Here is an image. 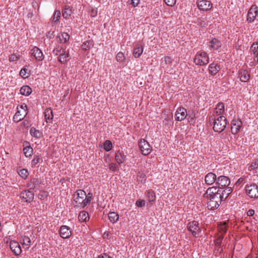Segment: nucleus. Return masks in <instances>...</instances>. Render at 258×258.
<instances>
[{"mask_svg":"<svg viewBox=\"0 0 258 258\" xmlns=\"http://www.w3.org/2000/svg\"><path fill=\"white\" fill-rule=\"evenodd\" d=\"M197 7L202 11H208L212 9V4L208 0H201L197 2Z\"/></svg>","mask_w":258,"mask_h":258,"instance_id":"nucleus-14","label":"nucleus"},{"mask_svg":"<svg viewBox=\"0 0 258 258\" xmlns=\"http://www.w3.org/2000/svg\"><path fill=\"white\" fill-rule=\"evenodd\" d=\"M227 223L226 222H221L218 225V234L216 240V244L220 245L222 242V240L224 238L225 234L227 232Z\"/></svg>","mask_w":258,"mask_h":258,"instance_id":"nucleus-4","label":"nucleus"},{"mask_svg":"<svg viewBox=\"0 0 258 258\" xmlns=\"http://www.w3.org/2000/svg\"><path fill=\"white\" fill-rule=\"evenodd\" d=\"M59 234L63 238H69L72 234V232L70 228L66 226H61L59 229Z\"/></svg>","mask_w":258,"mask_h":258,"instance_id":"nucleus-20","label":"nucleus"},{"mask_svg":"<svg viewBox=\"0 0 258 258\" xmlns=\"http://www.w3.org/2000/svg\"><path fill=\"white\" fill-rule=\"evenodd\" d=\"M246 258H257L256 256H251V255H248V256L246 257Z\"/></svg>","mask_w":258,"mask_h":258,"instance_id":"nucleus-64","label":"nucleus"},{"mask_svg":"<svg viewBox=\"0 0 258 258\" xmlns=\"http://www.w3.org/2000/svg\"><path fill=\"white\" fill-rule=\"evenodd\" d=\"M10 248L16 255L21 253L22 249L19 243L16 241H11L10 243Z\"/></svg>","mask_w":258,"mask_h":258,"instance_id":"nucleus-19","label":"nucleus"},{"mask_svg":"<svg viewBox=\"0 0 258 258\" xmlns=\"http://www.w3.org/2000/svg\"><path fill=\"white\" fill-rule=\"evenodd\" d=\"M23 151L26 157H29L33 153V149L30 146H27L23 149Z\"/></svg>","mask_w":258,"mask_h":258,"instance_id":"nucleus-42","label":"nucleus"},{"mask_svg":"<svg viewBox=\"0 0 258 258\" xmlns=\"http://www.w3.org/2000/svg\"><path fill=\"white\" fill-rule=\"evenodd\" d=\"M258 167V160H255L252 161L250 165L248 167V170L250 171L254 170Z\"/></svg>","mask_w":258,"mask_h":258,"instance_id":"nucleus-48","label":"nucleus"},{"mask_svg":"<svg viewBox=\"0 0 258 258\" xmlns=\"http://www.w3.org/2000/svg\"><path fill=\"white\" fill-rule=\"evenodd\" d=\"M116 59L118 62H123L125 60L124 54L121 52H118L116 55Z\"/></svg>","mask_w":258,"mask_h":258,"instance_id":"nucleus-47","label":"nucleus"},{"mask_svg":"<svg viewBox=\"0 0 258 258\" xmlns=\"http://www.w3.org/2000/svg\"><path fill=\"white\" fill-rule=\"evenodd\" d=\"M20 92L23 95L28 96L31 93L32 89L29 86L25 85L21 87Z\"/></svg>","mask_w":258,"mask_h":258,"instance_id":"nucleus-31","label":"nucleus"},{"mask_svg":"<svg viewBox=\"0 0 258 258\" xmlns=\"http://www.w3.org/2000/svg\"><path fill=\"white\" fill-rule=\"evenodd\" d=\"M194 62L197 65H206L209 62V56L205 52H198L195 57Z\"/></svg>","mask_w":258,"mask_h":258,"instance_id":"nucleus-5","label":"nucleus"},{"mask_svg":"<svg viewBox=\"0 0 258 258\" xmlns=\"http://www.w3.org/2000/svg\"><path fill=\"white\" fill-rule=\"evenodd\" d=\"M27 105L25 103L17 107V111L14 116L13 120L15 122H18L26 116L27 114Z\"/></svg>","mask_w":258,"mask_h":258,"instance_id":"nucleus-3","label":"nucleus"},{"mask_svg":"<svg viewBox=\"0 0 258 258\" xmlns=\"http://www.w3.org/2000/svg\"><path fill=\"white\" fill-rule=\"evenodd\" d=\"M92 194L91 192H89L88 195H86V203L87 205H88L92 200Z\"/></svg>","mask_w":258,"mask_h":258,"instance_id":"nucleus-52","label":"nucleus"},{"mask_svg":"<svg viewBox=\"0 0 258 258\" xmlns=\"http://www.w3.org/2000/svg\"><path fill=\"white\" fill-rule=\"evenodd\" d=\"M31 54L38 61H42L44 56L42 51L37 47H34L31 51Z\"/></svg>","mask_w":258,"mask_h":258,"instance_id":"nucleus-18","label":"nucleus"},{"mask_svg":"<svg viewBox=\"0 0 258 258\" xmlns=\"http://www.w3.org/2000/svg\"><path fill=\"white\" fill-rule=\"evenodd\" d=\"M20 57V55L18 53H13L9 57V60L10 61H15L18 60Z\"/></svg>","mask_w":258,"mask_h":258,"instance_id":"nucleus-49","label":"nucleus"},{"mask_svg":"<svg viewBox=\"0 0 258 258\" xmlns=\"http://www.w3.org/2000/svg\"><path fill=\"white\" fill-rule=\"evenodd\" d=\"M245 190L247 195L251 198H258V186L255 184L246 185Z\"/></svg>","mask_w":258,"mask_h":258,"instance_id":"nucleus-9","label":"nucleus"},{"mask_svg":"<svg viewBox=\"0 0 258 258\" xmlns=\"http://www.w3.org/2000/svg\"><path fill=\"white\" fill-rule=\"evenodd\" d=\"M254 211L252 209L249 210L247 212V215L248 216H252L254 215Z\"/></svg>","mask_w":258,"mask_h":258,"instance_id":"nucleus-59","label":"nucleus"},{"mask_svg":"<svg viewBox=\"0 0 258 258\" xmlns=\"http://www.w3.org/2000/svg\"><path fill=\"white\" fill-rule=\"evenodd\" d=\"M210 46L212 48L215 50H217L221 47L222 43L216 38H213L210 41Z\"/></svg>","mask_w":258,"mask_h":258,"instance_id":"nucleus-26","label":"nucleus"},{"mask_svg":"<svg viewBox=\"0 0 258 258\" xmlns=\"http://www.w3.org/2000/svg\"><path fill=\"white\" fill-rule=\"evenodd\" d=\"M230 181L229 178L225 176H220L218 177L216 181V184L218 185L219 188H223L228 186Z\"/></svg>","mask_w":258,"mask_h":258,"instance_id":"nucleus-12","label":"nucleus"},{"mask_svg":"<svg viewBox=\"0 0 258 258\" xmlns=\"http://www.w3.org/2000/svg\"><path fill=\"white\" fill-rule=\"evenodd\" d=\"M97 9H92L91 12H90V16L92 17H95L97 15Z\"/></svg>","mask_w":258,"mask_h":258,"instance_id":"nucleus-56","label":"nucleus"},{"mask_svg":"<svg viewBox=\"0 0 258 258\" xmlns=\"http://www.w3.org/2000/svg\"><path fill=\"white\" fill-rule=\"evenodd\" d=\"M165 3L169 7H173L175 5L176 0H164Z\"/></svg>","mask_w":258,"mask_h":258,"instance_id":"nucleus-51","label":"nucleus"},{"mask_svg":"<svg viewBox=\"0 0 258 258\" xmlns=\"http://www.w3.org/2000/svg\"><path fill=\"white\" fill-rule=\"evenodd\" d=\"M187 116H188L187 118L189 122H195V114L194 113H192L191 114H188Z\"/></svg>","mask_w":258,"mask_h":258,"instance_id":"nucleus-54","label":"nucleus"},{"mask_svg":"<svg viewBox=\"0 0 258 258\" xmlns=\"http://www.w3.org/2000/svg\"><path fill=\"white\" fill-rule=\"evenodd\" d=\"M46 122H51L53 117L52 110L50 109H46L44 112Z\"/></svg>","mask_w":258,"mask_h":258,"instance_id":"nucleus-32","label":"nucleus"},{"mask_svg":"<svg viewBox=\"0 0 258 258\" xmlns=\"http://www.w3.org/2000/svg\"><path fill=\"white\" fill-rule=\"evenodd\" d=\"M20 198L24 202L30 203L33 199L34 194L30 190H25L20 194Z\"/></svg>","mask_w":258,"mask_h":258,"instance_id":"nucleus-17","label":"nucleus"},{"mask_svg":"<svg viewBox=\"0 0 258 258\" xmlns=\"http://www.w3.org/2000/svg\"><path fill=\"white\" fill-rule=\"evenodd\" d=\"M30 73V70L28 68L25 67L21 70L19 74L23 78H27L29 76Z\"/></svg>","mask_w":258,"mask_h":258,"instance_id":"nucleus-38","label":"nucleus"},{"mask_svg":"<svg viewBox=\"0 0 258 258\" xmlns=\"http://www.w3.org/2000/svg\"><path fill=\"white\" fill-rule=\"evenodd\" d=\"M18 174L23 178L25 179L29 175L28 170L26 169H23L18 171Z\"/></svg>","mask_w":258,"mask_h":258,"instance_id":"nucleus-46","label":"nucleus"},{"mask_svg":"<svg viewBox=\"0 0 258 258\" xmlns=\"http://www.w3.org/2000/svg\"><path fill=\"white\" fill-rule=\"evenodd\" d=\"M257 15V7L256 5H252L247 14V21L248 22H253Z\"/></svg>","mask_w":258,"mask_h":258,"instance_id":"nucleus-15","label":"nucleus"},{"mask_svg":"<svg viewBox=\"0 0 258 258\" xmlns=\"http://www.w3.org/2000/svg\"><path fill=\"white\" fill-rule=\"evenodd\" d=\"M217 176L215 174L212 172H209L207 174L205 177V183L207 185H212L217 181Z\"/></svg>","mask_w":258,"mask_h":258,"instance_id":"nucleus-21","label":"nucleus"},{"mask_svg":"<svg viewBox=\"0 0 258 258\" xmlns=\"http://www.w3.org/2000/svg\"><path fill=\"white\" fill-rule=\"evenodd\" d=\"M255 57L254 58V61L256 62V63H258V54L255 55Z\"/></svg>","mask_w":258,"mask_h":258,"instance_id":"nucleus-62","label":"nucleus"},{"mask_svg":"<svg viewBox=\"0 0 258 258\" xmlns=\"http://www.w3.org/2000/svg\"><path fill=\"white\" fill-rule=\"evenodd\" d=\"M112 148V145L111 141L106 140L104 143V149L106 151H109Z\"/></svg>","mask_w":258,"mask_h":258,"instance_id":"nucleus-45","label":"nucleus"},{"mask_svg":"<svg viewBox=\"0 0 258 258\" xmlns=\"http://www.w3.org/2000/svg\"><path fill=\"white\" fill-rule=\"evenodd\" d=\"M188 115L186 110L183 107H179L175 114V119L177 121L183 120Z\"/></svg>","mask_w":258,"mask_h":258,"instance_id":"nucleus-13","label":"nucleus"},{"mask_svg":"<svg viewBox=\"0 0 258 258\" xmlns=\"http://www.w3.org/2000/svg\"><path fill=\"white\" fill-rule=\"evenodd\" d=\"M164 61L166 64L170 65L172 59V58L170 56H165L164 58Z\"/></svg>","mask_w":258,"mask_h":258,"instance_id":"nucleus-55","label":"nucleus"},{"mask_svg":"<svg viewBox=\"0 0 258 258\" xmlns=\"http://www.w3.org/2000/svg\"><path fill=\"white\" fill-rule=\"evenodd\" d=\"M139 146L141 153L144 155H147L151 152V147L149 143L145 139L140 140Z\"/></svg>","mask_w":258,"mask_h":258,"instance_id":"nucleus-8","label":"nucleus"},{"mask_svg":"<svg viewBox=\"0 0 258 258\" xmlns=\"http://www.w3.org/2000/svg\"><path fill=\"white\" fill-rule=\"evenodd\" d=\"M220 69V66L214 62L211 63L209 66V72L212 75H215Z\"/></svg>","mask_w":258,"mask_h":258,"instance_id":"nucleus-23","label":"nucleus"},{"mask_svg":"<svg viewBox=\"0 0 258 258\" xmlns=\"http://www.w3.org/2000/svg\"><path fill=\"white\" fill-rule=\"evenodd\" d=\"M137 180L142 183L144 182L146 180L145 175L143 173H140L138 175Z\"/></svg>","mask_w":258,"mask_h":258,"instance_id":"nucleus-50","label":"nucleus"},{"mask_svg":"<svg viewBox=\"0 0 258 258\" xmlns=\"http://www.w3.org/2000/svg\"><path fill=\"white\" fill-rule=\"evenodd\" d=\"M143 51V46L140 44H137L133 50V55L136 58H138L141 55Z\"/></svg>","mask_w":258,"mask_h":258,"instance_id":"nucleus-24","label":"nucleus"},{"mask_svg":"<svg viewBox=\"0 0 258 258\" xmlns=\"http://www.w3.org/2000/svg\"><path fill=\"white\" fill-rule=\"evenodd\" d=\"M23 240V246L26 249H28L30 247L31 243V241L30 238L27 236H23L22 237Z\"/></svg>","mask_w":258,"mask_h":258,"instance_id":"nucleus-30","label":"nucleus"},{"mask_svg":"<svg viewBox=\"0 0 258 258\" xmlns=\"http://www.w3.org/2000/svg\"><path fill=\"white\" fill-rule=\"evenodd\" d=\"M57 38L61 43H66L69 40L70 35L67 33L63 32L57 36Z\"/></svg>","mask_w":258,"mask_h":258,"instance_id":"nucleus-36","label":"nucleus"},{"mask_svg":"<svg viewBox=\"0 0 258 258\" xmlns=\"http://www.w3.org/2000/svg\"><path fill=\"white\" fill-rule=\"evenodd\" d=\"M249 65L251 66V67H254L255 66V63L254 62H251L249 64Z\"/></svg>","mask_w":258,"mask_h":258,"instance_id":"nucleus-63","label":"nucleus"},{"mask_svg":"<svg viewBox=\"0 0 258 258\" xmlns=\"http://www.w3.org/2000/svg\"><path fill=\"white\" fill-rule=\"evenodd\" d=\"M239 77L241 82H247L250 79V75L247 71L242 70L239 72Z\"/></svg>","mask_w":258,"mask_h":258,"instance_id":"nucleus-22","label":"nucleus"},{"mask_svg":"<svg viewBox=\"0 0 258 258\" xmlns=\"http://www.w3.org/2000/svg\"><path fill=\"white\" fill-rule=\"evenodd\" d=\"M56 54L59 55L58 60L61 63L66 62L69 57V51L64 48H60L56 50Z\"/></svg>","mask_w":258,"mask_h":258,"instance_id":"nucleus-10","label":"nucleus"},{"mask_svg":"<svg viewBox=\"0 0 258 258\" xmlns=\"http://www.w3.org/2000/svg\"><path fill=\"white\" fill-rule=\"evenodd\" d=\"M243 179L242 178H240L236 182V185H240L243 182Z\"/></svg>","mask_w":258,"mask_h":258,"instance_id":"nucleus-61","label":"nucleus"},{"mask_svg":"<svg viewBox=\"0 0 258 258\" xmlns=\"http://www.w3.org/2000/svg\"><path fill=\"white\" fill-rule=\"evenodd\" d=\"M98 258H111V257L110 256H109L108 254L104 253L102 255L99 256Z\"/></svg>","mask_w":258,"mask_h":258,"instance_id":"nucleus-60","label":"nucleus"},{"mask_svg":"<svg viewBox=\"0 0 258 258\" xmlns=\"http://www.w3.org/2000/svg\"><path fill=\"white\" fill-rule=\"evenodd\" d=\"M61 13L60 11L56 10L54 11L53 17H52V22L56 23L57 22L60 18Z\"/></svg>","mask_w":258,"mask_h":258,"instance_id":"nucleus-40","label":"nucleus"},{"mask_svg":"<svg viewBox=\"0 0 258 258\" xmlns=\"http://www.w3.org/2000/svg\"><path fill=\"white\" fill-rule=\"evenodd\" d=\"M213 121V130L215 132L221 133L224 130L227 125L226 118L224 116L221 115L216 117L214 115Z\"/></svg>","mask_w":258,"mask_h":258,"instance_id":"nucleus-1","label":"nucleus"},{"mask_svg":"<svg viewBox=\"0 0 258 258\" xmlns=\"http://www.w3.org/2000/svg\"><path fill=\"white\" fill-rule=\"evenodd\" d=\"M198 24L201 26L205 27L208 25L207 18L205 16H202L198 18Z\"/></svg>","mask_w":258,"mask_h":258,"instance_id":"nucleus-37","label":"nucleus"},{"mask_svg":"<svg viewBox=\"0 0 258 258\" xmlns=\"http://www.w3.org/2000/svg\"><path fill=\"white\" fill-rule=\"evenodd\" d=\"M30 133L32 137L36 139L40 138L42 135V133L39 130H36L34 127L31 128Z\"/></svg>","mask_w":258,"mask_h":258,"instance_id":"nucleus-33","label":"nucleus"},{"mask_svg":"<svg viewBox=\"0 0 258 258\" xmlns=\"http://www.w3.org/2000/svg\"><path fill=\"white\" fill-rule=\"evenodd\" d=\"M224 105L223 103H219L216 105L215 108V113L217 115V117L222 115L224 112Z\"/></svg>","mask_w":258,"mask_h":258,"instance_id":"nucleus-25","label":"nucleus"},{"mask_svg":"<svg viewBox=\"0 0 258 258\" xmlns=\"http://www.w3.org/2000/svg\"><path fill=\"white\" fill-rule=\"evenodd\" d=\"M145 205L144 200H138L136 203V205L139 207H142Z\"/></svg>","mask_w":258,"mask_h":258,"instance_id":"nucleus-53","label":"nucleus"},{"mask_svg":"<svg viewBox=\"0 0 258 258\" xmlns=\"http://www.w3.org/2000/svg\"><path fill=\"white\" fill-rule=\"evenodd\" d=\"M71 10L69 7H66L62 11V16L64 18H68L71 15Z\"/></svg>","mask_w":258,"mask_h":258,"instance_id":"nucleus-41","label":"nucleus"},{"mask_svg":"<svg viewBox=\"0 0 258 258\" xmlns=\"http://www.w3.org/2000/svg\"><path fill=\"white\" fill-rule=\"evenodd\" d=\"M218 197L221 198L220 190L215 186H212L208 188L206 190V193L204 194V197L207 199H213Z\"/></svg>","mask_w":258,"mask_h":258,"instance_id":"nucleus-7","label":"nucleus"},{"mask_svg":"<svg viewBox=\"0 0 258 258\" xmlns=\"http://www.w3.org/2000/svg\"><path fill=\"white\" fill-rule=\"evenodd\" d=\"M115 160L119 164H122L125 160V156L121 152L118 151L115 154Z\"/></svg>","mask_w":258,"mask_h":258,"instance_id":"nucleus-27","label":"nucleus"},{"mask_svg":"<svg viewBox=\"0 0 258 258\" xmlns=\"http://www.w3.org/2000/svg\"><path fill=\"white\" fill-rule=\"evenodd\" d=\"M94 45L93 41L91 40H89L84 41L82 45V48L84 50H89Z\"/></svg>","mask_w":258,"mask_h":258,"instance_id":"nucleus-34","label":"nucleus"},{"mask_svg":"<svg viewBox=\"0 0 258 258\" xmlns=\"http://www.w3.org/2000/svg\"><path fill=\"white\" fill-rule=\"evenodd\" d=\"M146 196L149 202H154L156 200L155 192L151 189L147 191Z\"/></svg>","mask_w":258,"mask_h":258,"instance_id":"nucleus-35","label":"nucleus"},{"mask_svg":"<svg viewBox=\"0 0 258 258\" xmlns=\"http://www.w3.org/2000/svg\"><path fill=\"white\" fill-rule=\"evenodd\" d=\"M73 199L78 206L84 208L87 205L85 200L86 199V193L83 190H77L74 195Z\"/></svg>","mask_w":258,"mask_h":258,"instance_id":"nucleus-2","label":"nucleus"},{"mask_svg":"<svg viewBox=\"0 0 258 258\" xmlns=\"http://www.w3.org/2000/svg\"><path fill=\"white\" fill-rule=\"evenodd\" d=\"M209 200V201L207 204V207L209 209L211 210H214L216 209H217L221 203V201L222 200L221 199V198H218V197H216V198L213 199H208Z\"/></svg>","mask_w":258,"mask_h":258,"instance_id":"nucleus-11","label":"nucleus"},{"mask_svg":"<svg viewBox=\"0 0 258 258\" xmlns=\"http://www.w3.org/2000/svg\"><path fill=\"white\" fill-rule=\"evenodd\" d=\"M108 219L110 222L115 223L119 219L118 214L114 212H110L108 214Z\"/></svg>","mask_w":258,"mask_h":258,"instance_id":"nucleus-29","label":"nucleus"},{"mask_svg":"<svg viewBox=\"0 0 258 258\" xmlns=\"http://www.w3.org/2000/svg\"><path fill=\"white\" fill-rule=\"evenodd\" d=\"M242 121L239 119H233L231 122V130L233 134H236L242 126Z\"/></svg>","mask_w":258,"mask_h":258,"instance_id":"nucleus-16","label":"nucleus"},{"mask_svg":"<svg viewBox=\"0 0 258 258\" xmlns=\"http://www.w3.org/2000/svg\"><path fill=\"white\" fill-rule=\"evenodd\" d=\"M78 219L80 222H87L89 219V214L86 211L81 212L78 216Z\"/></svg>","mask_w":258,"mask_h":258,"instance_id":"nucleus-28","label":"nucleus"},{"mask_svg":"<svg viewBox=\"0 0 258 258\" xmlns=\"http://www.w3.org/2000/svg\"><path fill=\"white\" fill-rule=\"evenodd\" d=\"M199 225L198 222L193 221L189 222L187 226L188 230L192 233V235L195 237H198L201 232V229Z\"/></svg>","mask_w":258,"mask_h":258,"instance_id":"nucleus-6","label":"nucleus"},{"mask_svg":"<svg viewBox=\"0 0 258 258\" xmlns=\"http://www.w3.org/2000/svg\"><path fill=\"white\" fill-rule=\"evenodd\" d=\"M42 161V159L40 157L39 155H35L34 156L33 159L32 160V165L35 166L38 163Z\"/></svg>","mask_w":258,"mask_h":258,"instance_id":"nucleus-44","label":"nucleus"},{"mask_svg":"<svg viewBox=\"0 0 258 258\" xmlns=\"http://www.w3.org/2000/svg\"><path fill=\"white\" fill-rule=\"evenodd\" d=\"M226 188L223 190L222 194H221V199H226L228 196L231 193L232 189L230 187H226Z\"/></svg>","mask_w":258,"mask_h":258,"instance_id":"nucleus-39","label":"nucleus"},{"mask_svg":"<svg viewBox=\"0 0 258 258\" xmlns=\"http://www.w3.org/2000/svg\"><path fill=\"white\" fill-rule=\"evenodd\" d=\"M250 50L254 55H258V44L253 43L251 46Z\"/></svg>","mask_w":258,"mask_h":258,"instance_id":"nucleus-43","label":"nucleus"},{"mask_svg":"<svg viewBox=\"0 0 258 258\" xmlns=\"http://www.w3.org/2000/svg\"><path fill=\"white\" fill-rule=\"evenodd\" d=\"M140 3V0H131V4L134 7H137Z\"/></svg>","mask_w":258,"mask_h":258,"instance_id":"nucleus-57","label":"nucleus"},{"mask_svg":"<svg viewBox=\"0 0 258 258\" xmlns=\"http://www.w3.org/2000/svg\"><path fill=\"white\" fill-rule=\"evenodd\" d=\"M109 169L113 171H115L116 169V166L115 164L111 163L110 164H109Z\"/></svg>","mask_w":258,"mask_h":258,"instance_id":"nucleus-58","label":"nucleus"}]
</instances>
